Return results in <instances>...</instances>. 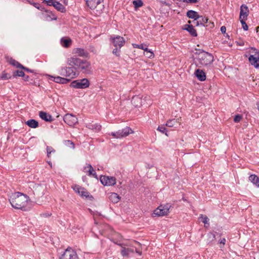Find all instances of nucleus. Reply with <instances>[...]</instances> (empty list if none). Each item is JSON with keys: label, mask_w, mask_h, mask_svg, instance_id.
<instances>
[{"label": "nucleus", "mask_w": 259, "mask_h": 259, "mask_svg": "<svg viewBox=\"0 0 259 259\" xmlns=\"http://www.w3.org/2000/svg\"><path fill=\"white\" fill-rule=\"evenodd\" d=\"M146 54H148V55H150V53H147L146 52Z\"/></svg>", "instance_id": "57"}, {"label": "nucleus", "mask_w": 259, "mask_h": 259, "mask_svg": "<svg viewBox=\"0 0 259 259\" xmlns=\"http://www.w3.org/2000/svg\"><path fill=\"white\" fill-rule=\"evenodd\" d=\"M195 74L200 81H204L206 79L205 73L202 70L199 69L196 70Z\"/></svg>", "instance_id": "21"}, {"label": "nucleus", "mask_w": 259, "mask_h": 259, "mask_svg": "<svg viewBox=\"0 0 259 259\" xmlns=\"http://www.w3.org/2000/svg\"><path fill=\"white\" fill-rule=\"evenodd\" d=\"M133 4L136 9L141 7L143 5V3L141 0L134 1Z\"/></svg>", "instance_id": "38"}, {"label": "nucleus", "mask_w": 259, "mask_h": 259, "mask_svg": "<svg viewBox=\"0 0 259 259\" xmlns=\"http://www.w3.org/2000/svg\"><path fill=\"white\" fill-rule=\"evenodd\" d=\"M104 8V5L101 3V1L97 4L95 8L91 9L93 13L97 16H99L101 14L103 11Z\"/></svg>", "instance_id": "15"}, {"label": "nucleus", "mask_w": 259, "mask_h": 259, "mask_svg": "<svg viewBox=\"0 0 259 259\" xmlns=\"http://www.w3.org/2000/svg\"><path fill=\"white\" fill-rule=\"evenodd\" d=\"M246 19H240V22L242 24L243 29L244 30H248V26L247 24L245 23V21Z\"/></svg>", "instance_id": "44"}, {"label": "nucleus", "mask_w": 259, "mask_h": 259, "mask_svg": "<svg viewBox=\"0 0 259 259\" xmlns=\"http://www.w3.org/2000/svg\"><path fill=\"white\" fill-rule=\"evenodd\" d=\"M39 117L43 120L46 121H52L53 120V118L52 116L47 113L44 111H40L39 113Z\"/></svg>", "instance_id": "23"}, {"label": "nucleus", "mask_w": 259, "mask_h": 259, "mask_svg": "<svg viewBox=\"0 0 259 259\" xmlns=\"http://www.w3.org/2000/svg\"><path fill=\"white\" fill-rule=\"evenodd\" d=\"M63 120L69 126H73L78 122L77 118L72 114H66L64 115Z\"/></svg>", "instance_id": "10"}, {"label": "nucleus", "mask_w": 259, "mask_h": 259, "mask_svg": "<svg viewBox=\"0 0 259 259\" xmlns=\"http://www.w3.org/2000/svg\"><path fill=\"white\" fill-rule=\"evenodd\" d=\"M109 200L113 203H117L120 199L119 195L116 193H111L109 195Z\"/></svg>", "instance_id": "26"}, {"label": "nucleus", "mask_w": 259, "mask_h": 259, "mask_svg": "<svg viewBox=\"0 0 259 259\" xmlns=\"http://www.w3.org/2000/svg\"><path fill=\"white\" fill-rule=\"evenodd\" d=\"M257 108H258V109L259 110V104H258Z\"/></svg>", "instance_id": "58"}, {"label": "nucleus", "mask_w": 259, "mask_h": 259, "mask_svg": "<svg viewBox=\"0 0 259 259\" xmlns=\"http://www.w3.org/2000/svg\"><path fill=\"white\" fill-rule=\"evenodd\" d=\"M112 53L116 56H119L120 55V50L118 49V48H116L113 49Z\"/></svg>", "instance_id": "48"}, {"label": "nucleus", "mask_w": 259, "mask_h": 259, "mask_svg": "<svg viewBox=\"0 0 259 259\" xmlns=\"http://www.w3.org/2000/svg\"><path fill=\"white\" fill-rule=\"evenodd\" d=\"M100 182L104 186H113L116 184V179L113 177L102 176L100 177Z\"/></svg>", "instance_id": "9"}, {"label": "nucleus", "mask_w": 259, "mask_h": 259, "mask_svg": "<svg viewBox=\"0 0 259 259\" xmlns=\"http://www.w3.org/2000/svg\"><path fill=\"white\" fill-rule=\"evenodd\" d=\"M207 236L208 237L209 241H212L215 239V235L212 233H209L207 234Z\"/></svg>", "instance_id": "45"}, {"label": "nucleus", "mask_w": 259, "mask_h": 259, "mask_svg": "<svg viewBox=\"0 0 259 259\" xmlns=\"http://www.w3.org/2000/svg\"><path fill=\"white\" fill-rule=\"evenodd\" d=\"M67 64L70 66H74L84 73H89L91 70V63L87 60L76 57H71L67 60Z\"/></svg>", "instance_id": "2"}, {"label": "nucleus", "mask_w": 259, "mask_h": 259, "mask_svg": "<svg viewBox=\"0 0 259 259\" xmlns=\"http://www.w3.org/2000/svg\"><path fill=\"white\" fill-rule=\"evenodd\" d=\"M171 205L169 204H166L164 205H160L158 208L154 210L153 216H164L166 215L169 213V210Z\"/></svg>", "instance_id": "5"}, {"label": "nucleus", "mask_w": 259, "mask_h": 259, "mask_svg": "<svg viewBox=\"0 0 259 259\" xmlns=\"http://www.w3.org/2000/svg\"><path fill=\"white\" fill-rule=\"evenodd\" d=\"M115 243L117 244V245H119L122 247L121 250V253L122 255V256H128L130 252H133L134 250L131 248H125L124 247H122V244L117 243L116 242H115Z\"/></svg>", "instance_id": "25"}, {"label": "nucleus", "mask_w": 259, "mask_h": 259, "mask_svg": "<svg viewBox=\"0 0 259 259\" xmlns=\"http://www.w3.org/2000/svg\"><path fill=\"white\" fill-rule=\"evenodd\" d=\"M54 0H53V1L54 2Z\"/></svg>", "instance_id": "59"}, {"label": "nucleus", "mask_w": 259, "mask_h": 259, "mask_svg": "<svg viewBox=\"0 0 259 259\" xmlns=\"http://www.w3.org/2000/svg\"><path fill=\"white\" fill-rule=\"evenodd\" d=\"M157 130L162 133H165V132L166 131V129L164 126H158V127L157 128Z\"/></svg>", "instance_id": "49"}, {"label": "nucleus", "mask_w": 259, "mask_h": 259, "mask_svg": "<svg viewBox=\"0 0 259 259\" xmlns=\"http://www.w3.org/2000/svg\"><path fill=\"white\" fill-rule=\"evenodd\" d=\"M72 188L76 193L79 194L82 187L79 186V185H74L72 186Z\"/></svg>", "instance_id": "43"}, {"label": "nucleus", "mask_w": 259, "mask_h": 259, "mask_svg": "<svg viewBox=\"0 0 259 259\" xmlns=\"http://www.w3.org/2000/svg\"><path fill=\"white\" fill-rule=\"evenodd\" d=\"M15 73V75L18 76L23 77L25 75L24 72L22 70H17Z\"/></svg>", "instance_id": "46"}, {"label": "nucleus", "mask_w": 259, "mask_h": 259, "mask_svg": "<svg viewBox=\"0 0 259 259\" xmlns=\"http://www.w3.org/2000/svg\"><path fill=\"white\" fill-rule=\"evenodd\" d=\"M177 123H178L177 120L174 119L169 120L168 121H167L166 125V126H169V127H173Z\"/></svg>", "instance_id": "39"}, {"label": "nucleus", "mask_w": 259, "mask_h": 259, "mask_svg": "<svg viewBox=\"0 0 259 259\" xmlns=\"http://www.w3.org/2000/svg\"><path fill=\"white\" fill-rule=\"evenodd\" d=\"M61 45L65 48H68L71 44V40L70 38H62L61 39Z\"/></svg>", "instance_id": "31"}, {"label": "nucleus", "mask_w": 259, "mask_h": 259, "mask_svg": "<svg viewBox=\"0 0 259 259\" xmlns=\"http://www.w3.org/2000/svg\"><path fill=\"white\" fill-rule=\"evenodd\" d=\"M79 195L82 197L92 198V196L90 195L89 192L84 188H82Z\"/></svg>", "instance_id": "32"}, {"label": "nucleus", "mask_w": 259, "mask_h": 259, "mask_svg": "<svg viewBox=\"0 0 259 259\" xmlns=\"http://www.w3.org/2000/svg\"><path fill=\"white\" fill-rule=\"evenodd\" d=\"M200 219H201V221L204 224H208L209 219L205 215L201 214Z\"/></svg>", "instance_id": "41"}, {"label": "nucleus", "mask_w": 259, "mask_h": 259, "mask_svg": "<svg viewBox=\"0 0 259 259\" xmlns=\"http://www.w3.org/2000/svg\"><path fill=\"white\" fill-rule=\"evenodd\" d=\"M1 78L4 80H7L11 78V75L10 74L6 73L5 72H3Z\"/></svg>", "instance_id": "40"}, {"label": "nucleus", "mask_w": 259, "mask_h": 259, "mask_svg": "<svg viewBox=\"0 0 259 259\" xmlns=\"http://www.w3.org/2000/svg\"><path fill=\"white\" fill-rule=\"evenodd\" d=\"M136 252H137V253H138L139 254L141 255V253H141V251H138V250H136Z\"/></svg>", "instance_id": "55"}, {"label": "nucleus", "mask_w": 259, "mask_h": 259, "mask_svg": "<svg viewBox=\"0 0 259 259\" xmlns=\"http://www.w3.org/2000/svg\"><path fill=\"white\" fill-rule=\"evenodd\" d=\"M208 18L205 17H203L202 16H200L199 18L196 20L195 24L196 25H198L199 24L200 25H205V24L207 22Z\"/></svg>", "instance_id": "30"}, {"label": "nucleus", "mask_w": 259, "mask_h": 259, "mask_svg": "<svg viewBox=\"0 0 259 259\" xmlns=\"http://www.w3.org/2000/svg\"><path fill=\"white\" fill-rule=\"evenodd\" d=\"M248 14L249 10L247 6L245 5H241L240 7L239 19H247Z\"/></svg>", "instance_id": "12"}, {"label": "nucleus", "mask_w": 259, "mask_h": 259, "mask_svg": "<svg viewBox=\"0 0 259 259\" xmlns=\"http://www.w3.org/2000/svg\"><path fill=\"white\" fill-rule=\"evenodd\" d=\"M249 180L256 187H259V178L256 175H250L249 177Z\"/></svg>", "instance_id": "27"}, {"label": "nucleus", "mask_w": 259, "mask_h": 259, "mask_svg": "<svg viewBox=\"0 0 259 259\" xmlns=\"http://www.w3.org/2000/svg\"><path fill=\"white\" fill-rule=\"evenodd\" d=\"M60 74L65 77H69V79H71L76 77L78 75V73L76 72L74 66H70L62 68Z\"/></svg>", "instance_id": "4"}, {"label": "nucleus", "mask_w": 259, "mask_h": 259, "mask_svg": "<svg viewBox=\"0 0 259 259\" xmlns=\"http://www.w3.org/2000/svg\"><path fill=\"white\" fill-rule=\"evenodd\" d=\"M110 135L112 136L113 137L116 138V139H119L122 138L121 135H120L118 131L116 132H112L111 134H109Z\"/></svg>", "instance_id": "42"}, {"label": "nucleus", "mask_w": 259, "mask_h": 259, "mask_svg": "<svg viewBox=\"0 0 259 259\" xmlns=\"http://www.w3.org/2000/svg\"><path fill=\"white\" fill-rule=\"evenodd\" d=\"M84 171L85 172H88L89 176H92L95 178L98 179L96 172L95 171L94 169L91 165L88 164L87 167H85L84 168Z\"/></svg>", "instance_id": "17"}, {"label": "nucleus", "mask_w": 259, "mask_h": 259, "mask_svg": "<svg viewBox=\"0 0 259 259\" xmlns=\"http://www.w3.org/2000/svg\"><path fill=\"white\" fill-rule=\"evenodd\" d=\"M254 53V55H250L248 58L250 63L255 68L259 67V52L255 48H251Z\"/></svg>", "instance_id": "7"}, {"label": "nucleus", "mask_w": 259, "mask_h": 259, "mask_svg": "<svg viewBox=\"0 0 259 259\" xmlns=\"http://www.w3.org/2000/svg\"><path fill=\"white\" fill-rule=\"evenodd\" d=\"M241 119H242V116L238 114V115H236L234 117V121L235 122H238L241 120Z\"/></svg>", "instance_id": "47"}, {"label": "nucleus", "mask_w": 259, "mask_h": 259, "mask_svg": "<svg viewBox=\"0 0 259 259\" xmlns=\"http://www.w3.org/2000/svg\"><path fill=\"white\" fill-rule=\"evenodd\" d=\"M26 124L31 128H36L38 126V122L34 119H30L27 121Z\"/></svg>", "instance_id": "29"}, {"label": "nucleus", "mask_w": 259, "mask_h": 259, "mask_svg": "<svg viewBox=\"0 0 259 259\" xmlns=\"http://www.w3.org/2000/svg\"><path fill=\"white\" fill-rule=\"evenodd\" d=\"M111 41L112 42L115 48H118L119 49L124 46L125 43V39L123 37L120 36H116L114 37L111 38Z\"/></svg>", "instance_id": "11"}, {"label": "nucleus", "mask_w": 259, "mask_h": 259, "mask_svg": "<svg viewBox=\"0 0 259 259\" xmlns=\"http://www.w3.org/2000/svg\"><path fill=\"white\" fill-rule=\"evenodd\" d=\"M73 53L79 56L83 57H88L89 53L83 49L76 48L74 49Z\"/></svg>", "instance_id": "18"}, {"label": "nucleus", "mask_w": 259, "mask_h": 259, "mask_svg": "<svg viewBox=\"0 0 259 259\" xmlns=\"http://www.w3.org/2000/svg\"><path fill=\"white\" fill-rule=\"evenodd\" d=\"M199 0H184V2L189 3H196Z\"/></svg>", "instance_id": "51"}, {"label": "nucleus", "mask_w": 259, "mask_h": 259, "mask_svg": "<svg viewBox=\"0 0 259 259\" xmlns=\"http://www.w3.org/2000/svg\"><path fill=\"white\" fill-rule=\"evenodd\" d=\"M132 103L134 106L139 107L142 105L143 101L140 97L138 96H134L132 98Z\"/></svg>", "instance_id": "19"}, {"label": "nucleus", "mask_w": 259, "mask_h": 259, "mask_svg": "<svg viewBox=\"0 0 259 259\" xmlns=\"http://www.w3.org/2000/svg\"><path fill=\"white\" fill-rule=\"evenodd\" d=\"M87 127L89 129L95 130L96 131H99L101 128V126L98 124L89 123L87 125Z\"/></svg>", "instance_id": "33"}, {"label": "nucleus", "mask_w": 259, "mask_h": 259, "mask_svg": "<svg viewBox=\"0 0 259 259\" xmlns=\"http://www.w3.org/2000/svg\"><path fill=\"white\" fill-rule=\"evenodd\" d=\"M221 31L223 33H225L226 31V28L225 26H223L221 27Z\"/></svg>", "instance_id": "52"}, {"label": "nucleus", "mask_w": 259, "mask_h": 259, "mask_svg": "<svg viewBox=\"0 0 259 259\" xmlns=\"http://www.w3.org/2000/svg\"><path fill=\"white\" fill-rule=\"evenodd\" d=\"M64 144L69 148L73 149L75 147L74 144L70 140H65L63 141Z\"/></svg>", "instance_id": "37"}, {"label": "nucleus", "mask_w": 259, "mask_h": 259, "mask_svg": "<svg viewBox=\"0 0 259 259\" xmlns=\"http://www.w3.org/2000/svg\"><path fill=\"white\" fill-rule=\"evenodd\" d=\"M47 151L48 156L51 157L52 155H54L55 154L56 151L55 149L51 146H48L47 148Z\"/></svg>", "instance_id": "36"}, {"label": "nucleus", "mask_w": 259, "mask_h": 259, "mask_svg": "<svg viewBox=\"0 0 259 259\" xmlns=\"http://www.w3.org/2000/svg\"><path fill=\"white\" fill-rule=\"evenodd\" d=\"M43 2L46 3L49 6H53L54 2L53 0H44Z\"/></svg>", "instance_id": "50"}, {"label": "nucleus", "mask_w": 259, "mask_h": 259, "mask_svg": "<svg viewBox=\"0 0 259 259\" xmlns=\"http://www.w3.org/2000/svg\"><path fill=\"white\" fill-rule=\"evenodd\" d=\"M258 29H259V27H256L257 32H258Z\"/></svg>", "instance_id": "56"}, {"label": "nucleus", "mask_w": 259, "mask_h": 259, "mask_svg": "<svg viewBox=\"0 0 259 259\" xmlns=\"http://www.w3.org/2000/svg\"><path fill=\"white\" fill-rule=\"evenodd\" d=\"M29 197L20 192L13 193L10 196L9 201L13 207L22 209L25 208L29 201Z\"/></svg>", "instance_id": "1"}, {"label": "nucleus", "mask_w": 259, "mask_h": 259, "mask_svg": "<svg viewBox=\"0 0 259 259\" xmlns=\"http://www.w3.org/2000/svg\"><path fill=\"white\" fill-rule=\"evenodd\" d=\"M45 188L40 185H36L34 187V194L38 196H42L44 194Z\"/></svg>", "instance_id": "16"}, {"label": "nucleus", "mask_w": 259, "mask_h": 259, "mask_svg": "<svg viewBox=\"0 0 259 259\" xmlns=\"http://www.w3.org/2000/svg\"><path fill=\"white\" fill-rule=\"evenodd\" d=\"M20 68L24 69L28 72H31V71H30L28 68H26V67H24L23 66V67H21Z\"/></svg>", "instance_id": "54"}, {"label": "nucleus", "mask_w": 259, "mask_h": 259, "mask_svg": "<svg viewBox=\"0 0 259 259\" xmlns=\"http://www.w3.org/2000/svg\"><path fill=\"white\" fill-rule=\"evenodd\" d=\"M53 6L58 11L63 12L65 11V8L60 3L57 2H54Z\"/></svg>", "instance_id": "34"}, {"label": "nucleus", "mask_w": 259, "mask_h": 259, "mask_svg": "<svg viewBox=\"0 0 259 259\" xmlns=\"http://www.w3.org/2000/svg\"><path fill=\"white\" fill-rule=\"evenodd\" d=\"M225 243H226V239L225 238H223L220 241V244H223V245H224L225 244Z\"/></svg>", "instance_id": "53"}, {"label": "nucleus", "mask_w": 259, "mask_h": 259, "mask_svg": "<svg viewBox=\"0 0 259 259\" xmlns=\"http://www.w3.org/2000/svg\"><path fill=\"white\" fill-rule=\"evenodd\" d=\"M187 16L189 18L194 19L193 22L195 24L196 20L199 18V16L198 13L193 10H189L187 13Z\"/></svg>", "instance_id": "20"}, {"label": "nucleus", "mask_w": 259, "mask_h": 259, "mask_svg": "<svg viewBox=\"0 0 259 259\" xmlns=\"http://www.w3.org/2000/svg\"><path fill=\"white\" fill-rule=\"evenodd\" d=\"M102 0H86V4L91 9L95 8Z\"/></svg>", "instance_id": "28"}, {"label": "nucleus", "mask_w": 259, "mask_h": 259, "mask_svg": "<svg viewBox=\"0 0 259 259\" xmlns=\"http://www.w3.org/2000/svg\"><path fill=\"white\" fill-rule=\"evenodd\" d=\"M70 85L76 89H85L89 87L90 82L87 78H83L72 81Z\"/></svg>", "instance_id": "6"}, {"label": "nucleus", "mask_w": 259, "mask_h": 259, "mask_svg": "<svg viewBox=\"0 0 259 259\" xmlns=\"http://www.w3.org/2000/svg\"><path fill=\"white\" fill-rule=\"evenodd\" d=\"M49 79L56 82L65 84L69 82L70 81V79H67L66 78L62 77L60 76L54 77L53 76L49 75Z\"/></svg>", "instance_id": "14"}, {"label": "nucleus", "mask_w": 259, "mask_h": 259, "mask_svg": "<svg viewBox=\"0 0 259 259\" xmlns=\"http://www.w3.org/2000/svg\"><path fill=\"white\" fill-rule=\"evenodd\" d=\"M60 259H78L76 252L72 248H68L64 251Z\"/></svg>", "instance_id": "8"}, {"label": "nucleus", "mask_w": 259, "mask_h": 259, "mask_svg": "<svg viewBox=\"0 0 259 259\" xmlns=\"http://www.w3.org/2000/svg\"><path fill=\"white\" fill-rule=\"evenodd\" d=\"M133 46L135 48H138L140 49L143 50L145 52L147 53H150V55H148V54H146V55L149 58H153L154 56V55L153 53L149 50L146 46V45H144V44H140V45H137L135 44H133Z\"/></svg>", "instance_id": "13"}, {"label": "nucleus", "mask_w": 259, "mask_h": 259, "mask_svg": "<svg viewBox=\"0 0 259 259\" xmlns=\"http://www.w3.org/2000/svg\"><path fill=\"white\" fill-rule=\"evenodd\" d=\"M186 29L190 32V33L194 36H197V32L196 30L194 28L192 25H187V27L186 28Z\"/></svg>", "instance_id": "35"}, {"label": "nucleus", "mask_w": 259, "mask_h": 259, "mask_svg": "<svg viewBox=\"0 0 259 259\" xmlns=\"http://www.w3.org/2000/svg\"><path fill=\"white\" fill-rule=\"evenodd\" d=\"M118 131L120 135H121L122 138L127 136L130 134L133 133L132 130L128 126H126L122 130H118Z\"/></svg>", "instance_id": "22"}, {"label": "nucleus", "mask_w": 259, "mask_h": 259, "mask_svg": "<svg viewBox=\"0 0 259 259\" xmlns=\"http://www.w3.org/2000/svg\"><path fill=\"white\" fill-rule=\"evenodd\" d=\"M197 60L200 65L207 66L212 63L213 56L208 52L201 51L198 54Z\"/></svg>", "instance_id": "3"}, {"label": "nucleus", "mask_w": 259, "mask_h": 259, "mask_svg": "<svg viewBox=\"0 0 259 259\" xmlns=\"http://www.w3.org/2000/svg\"><path fill=\"white\" fill-rule=\"evenodd\" d=\"M7 61L10 64L14 66H16L17 68H20L21 67H23V65H21L20 63H19L18 61L16 60L13 59L12 58L10 57H6Z\"/></svg>", "instance_id": "24"}]
</instances>
